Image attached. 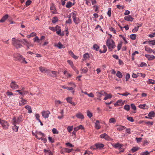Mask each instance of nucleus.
<instances>
[{
  "instance_id": "1",
  "label": "nucleus",
  "mask_w": 155,
  "mask_h": 155,
  "mask_svg": "<svg viewBox=\"0 0 155 155\" xmlns=\"http://www.w3.org/2000/svg\"><path fill=\"white\" fill-rule=\"evenodd\" d=\"M106 45L109 49L112 51L115 47V43L114 41L110 38H108L106 41Z\"/></svg>"
},
{
  "instance_id": "2",
  "label": "nucleus",
  "mask_w": 155,
  "mask_h": 155,
  "mask_svg": "<svg viewBox=\"0 0 155 155\" xmlns=\"http://www.w3.org/2000/svg\"><path fill=\"white\" fill-rule=\"evenodd\" d=\"M21 42V40L16 39L15 38H13L12 39V45L16 48H20L23 47Z\"/></svg>"
},
{
  "instance_id": "3",
  "label": "nucleus",
  "mask_w": 155,
  "mask_h": 155,
  "mask_svg": "<svg viewBox=\"0 0 155 155\" xmlns=\"http://www.w3.org/2000/svg\"><path fill=\"white\" fill-rule=\"evenodd\" d=\"M16 60L22 63H25V64L27 63V62L25 61V58L23 56L19 54H18L16 56H15Z\"/></svg>"
},
{
  "instance_id": "4",
  "label": "nucleus",
  "mask_w": 155,
  "mask_h": 155,
  "mask_svg": "<svg viewBox=\"0 0 155 155\" xmlns=\"http://www.w3.org/2000/svg\"><path fill=\"white\" fill-rule=\"evenodd\" d=\"M72 17L74 22L75 24H78L80 23V19L78 18L77 17V12L74 11L72 13Z\"/></svg>"
},
{
  "instance_id": "5",
  "label": "nucleus",
  "mask_w": 155,
  "mask_h": 155,
  "mask_svg": "<svg viewBox=\"0 0 155 155\" xmlns=\"http://www.w3.org/2000/svg\"><path fill=\"white\" fill-rule=\"evenodd\" d=\"M0 124L2 125L4 129H8L9 125L6 121L4 120H2V121L0 123Z\"/></svg>"
},
{
  "instance_id": "6",
  "label": "nucleus",
  "mask_w": 155,
  "mask_h": 155,
  "mask_svg": "<svg viewBox=\"0 0 155 155\" xmlns=\"http://www.w3.org/2000/svg\"><path fill=\"white\" fill-rule=\"evenodd\" d=\"M42 116L45 118L48 117L49 115L50 114V112L48 110H43L41 112Z\"/></svg>"
},
{
  "instance_id": "7",
  "label": "nucleus",
  "mask_w": 155,
  "mask_h": 155,
  "mask_svg": "<svg viewBox=\"0 0 155 155\" xmlns=\"http://www.w3.org/2000/svg\"><path fill=\"white\" fill-rule=\"evenodd\" d=\"M100 137L102 139H104L105 140H110L111 138L106 133H104L101 134L100 136Z\"/></svg>"
},
{
  "instance_id": "8",
  "label": "nucleus",
  "mask_w": 155,
  "mask_h": 155,
  "mask_svg": "<svg viewBox=\"0 0 155 155\" xmlns=\"http://www.w3.org/2000/svg\"><path fill=\"white\" fill-rule=\"evenodd\" d=\"M96 94H97V99L99 101L101 100V97L102 95H104V94H106V93L104 91H101L100 92H97Z\"/></svg>"
},
{
  "instance_id": "9",
  "label": "nucleus",
  "mask_w": 155,
  "mask_h": 155,
  "mask_svg": "<svg viewBox=\"0 0 155 155\" xmlns=\"http://www.w3.org/2000/svg\"><path fill=\"white\" fill-rule=\"evenodd\" d=\"M10 87L12 89H16L18 88V86L15 81H12L10 84Z\"/></svg>"
},
{
  "instance_id": "10",
  "label": "nucleus",
  "mask_w": 155,
  "mask_h": 155,
  "mask_svg": "<svg viewBox=\"0 0 155 155\" xmlns=\"http://www.w3.org/2000/svg\"><path fill=\"white\" fill-rule=\"evenodd\" d=\"M145 50L149 54H151V53L153 52L154 54H155V51L151 48L148 47V46H146L145 47Z\"/></svg>"
},
{
  "instance_id": "11",
  "label": "nucleus",
  "mask_w": 155,
  "mask_h": 155,
  "mask_svg": "<svg viewBox=\"0 0 155 155\" xmlns=\"http://www.w3.org/2000/svg\"><path fill=\"white\" fill-rule=\"evenodd\" d=\"M76 117L78 119L83 120L84 118V115L80 112H78L75 115Z\"/></svg>"
},
{
  "instance_id": "12",
  "label": "nucleus",
  "mask_w": 155,
  "mask_h": 155,
  "mask_svg": "<svg viewBox=\"0 0 155 155\" xmlns=\"http://www.w3.org/2000/svg\"><path fill=\"white\" fill-rule=\"evenodd\" d=\"M94 146L97 149H101L104 147V145L101 143H97L95 144Z\"/></svg>"
},
{
  "instance_id": "13",
  "label": "nucleus",
  "mask_w": 155,
  "mask_h": 155,
  "mask_svg": "<svg viewBox=\"0 0 155 155\" xmlns=\"http://www.w3.org/2000/svg\"><path fill=\"white\" fill-rule=\"evenodd\" d=\"M145 56L149 60H152L155 58V56L153 55L145 54Z\"/></svg>"
},
{
  "instance_id": "14",
  "label": "nucleus",
  "mask_w": 155,
  "mask_h": 155,
  "mask_svg": "<svg viewBox=\"0 0 155 155\" xmlns=\"http://www.w3.org/2000/svg\"><path fill=\"white\" fill-rule=\"evenodd\" d=\"M12 119L14 121L13 123L15 124H19L21 121V118L20 117H18L17 119L15 117H14Z\"/></svg>"
},
{
  "instance_id": "15",
  "label": "nucleus",
  "mask_w": 155,
  "mask_h": 155,
  "mask_svg": "<svg viewBox=\"0 0 155 155\" xmlns=\"http://www.w3.org/2000/svg\"><path fill=\"white\" fill-rule=\"evenodd\" d=\"M21 100L19 102V105L22 106L26 104L27 100L23 99L22 97L21 98Z\"/></svg>"
},
{
  "instance_id": "16",
  "label": "nucleus",
  "mask_w": 155,
  "mask_h": 155,
  "mask_svg": "<svg viewBox=\"0 0 155 155\" xmlns=\"http://www.w3.org/2000/svg\"><path fill=\"white\" fill-rule=\"evenodd\" d=\"M124 19L128 21H132L133 20V18L130 15H128L125 16L124 17Z\"/></svg>"
},
{
  "instance_id": "17",
  "label": "nucleus",
  "mask_w": 155,
  "mask_h": 155,
  "mask_svg": "<svg viewBox=\"0 0 155 155\" xmlns=\"http://www.w3.org/2000/svg\"><path fill=\"white\" fill-rule=\"evenodd\" d=\"M95 127L97 129H99L101 128V126L100 124V122L98 120H97L95 123Z\"/></svg>"
},
{
  "instance_id": "18",
  "label": "nucleus",
  "mask_w": 155,
  "mask_h": 155,
  "mask_svg": "<svg viewBox=\"0 0 155 155\" xmlns=\"http://www.w3.org/2000/svg\"><path fill=\"white\" fill-rule=\"evenodd\" d=\"M21 42L24 45L26 46H28L29 45V43L27 40L25 39H23L22 40H21Z\"/></svg>"
},
{
  "instance_id": "19",
  "label": "nucleus",
  "mask_w": 155,
  "mask_h": 155,
  "mask_svg": "<svg viewBox=\"0 0 155 155\" xmlns=\"http://www.w3.org/2000/svg\"><path fill=\"white\" fill-rule=\"evenodd\" d=\"M8 15H5L2 17L1 20H0V22H4L8 18Z\"/></svg>"
},
{
  "instance_id": "20",
  "label": "nucleus",
  "mask_w": 155,
  "mask_h": 155,
  "mask_svg": "<svg viewBox=\"0 0 155 155\" xmlns=\"http://www.w3.org/2000/svg\"><path fill=\"white\" fill-rule=\"evenodd\" d=\"M44 151L45 153V154H48V155H53V154L51 151L50 150H46L44 149Z\"/></svg>"
},
{
  "instance_id": "21",
  "label": "nucleus",
  "mask_w": 155,
  "mask_h": 155,
  "mask_svg": "<svg viewBox=\"0 0 155 155\" xmlns=\"http://www.w3.org/2000/svg\"><path fill=\"white\" fill-rule=\"evenodd\" d=\"M123 146V144H120L119 143H117L115 144L114 147L116 148L120 149Z\"/></svg>"
},
{
  "instance_id": "22",
  "label": "nucleus",
  "mask_w": 155,
  "mask_h": 155,
  "mask_svg": "<svg viewBox=\"0 0 155 155\" xmlns=\"http://www.w3.org/2000/svg\"><path fill=\"white\" fill-rule=\"evenodd\" d=\"M104 95H105L106 96L104 98V100H106L108 99H110L112 97V95L110 94H107L106 93V94H104Z\"/></svg>"
},
{
  "instance_id": "23",
  "label": "nucleus",
  "mask_w": 155,
  "mask_h": 155,
  "mask_svg": "<svg viewBox=\"0 0 155 155\" xmlns=\"http://www.w3.org/2000/svg\"><path fill=\"white\" fill-rule=\"evenodd\" d=\"M25 107L28 110V113H32V111L31 110V107L30 106L27 105L25 106Z\"/></svg>"
},
{
  "instance_id": "24",
  "label": "nucleus",
  "mask_w": 155,
  "mask_h": 155,
  "mask_svg": "<svg viewBox=\"0 0 155 155\" xmlns=\"http://www.w3.org/2000/svg\"><path fill=\"white\" fill-rule=\"evenodd\" d=\"M13 124L14 125V126L12 127L13 130L15 132H17L18 129V127L14 123H13Z\"/></svg>"
},
{
  "instance_id": "25",
  "label": "nucleus",
  "mask_w": 155,
  "mask_h": 155,
  "mask_svg": "<svg viewBox=\"0 0 155 155\" xmlns=\"http://www.w3.org/2000/svg\"><path fill=\"white\" fill-rule=\"evenodd\" d=\"M147 83L148 84H155V80H152V79H149V80L147 81Z\"/></svg>"
},
{
  "instance_id": "26",
  "label": "nucleus",
  "mask_w": 155,
  "mask_h": 155,
  "mask_svg": "<svg viewBox=\"0 0 155 155\" xmlns=\"http://www.w3.org/2000/svg\"><path fill=\"white\" fill-rule=\"evenodd\" d=\"M147 66V64L144 62H141L140 64L138 65V67H143L144 66Z\"/></svg>"
},
{
  "instance_id": "27",
  "label": "nucleus",
  "mask_w": 155,
  "mask_h": 155,
  "mask_svg": "<svg viewBox=\"0 0 155 155\" xmlns=\"http://www.w3.org/2000/svg\"><path fill=\"white\" fill-rule=\"evenodd\" d=\"M50 9L52 13L56 14L57 13L55 7L54 6L51 7Z\"/></svg>"
},
{
  "instance_id": "28",
  "label": "nucleus",
  "mask_w": 155,
  "mask_h": 155,
  "mask_svg": "<svg viewBox=\"0 0 155 155\" xmlns=\"http://www.w3.org/2000/svg\"><path fill=\"white\" fill-rule=\"evenodd\" d=\"M148 116L149 117H154L155 116V113L154 111H152L149 113Z\"/></svg>"
},
{
  "instance_id": "29",
  "label": "nucleus",
  "mask_w": 155,
  "mask_h": 155,
  "mask_svg": "<svg viewBox=\"0 0 155 155\" xmlns=\"http://www.w3.org/2000/svg\"><path fill=\"white\" fill-rule=\"evenodd\" d=\"M64 150L65 151V152L67 153H70L73 150V149H69L66 148H64Z\"/></svg>"
},
{
  "instance_id": "30",
  "label": "nucleus",
  "mask_w": 155,
  "mask_h": 155,
  "mask_svg": "<svg viewBox=\"0 0 155 155\" xmlns=\"http://www.w3.org/2000/svg\"><path fill=\"white\" fill-rule=\"evenodd\" d=\"M87 115L89 118H91L93 116V114L89 110H87Z\"/></svg>"
},
{
  "instance_id": "31",
  "label": "nucleus",
  "mask_w": 155,
  "mask_h": 155,
  "mask_svg": "<svg viewBox=\"0 0 155 155\" xmlns=\"http://www.w3.org/2000/svg\"><path fill=\"white\" fill-rule=\"evenodd\" d=\"M141 76L143 78H144L146 76V75L145 74H142L140 73H137V74H136V78L137 77V76Z\"/></svg>"
},
{
  "instance_id": "32",
  "label": "nucleus",
  "mask_w": 155,
  "mask_h": 155,
  "mask_svg": "<svg viewBox=\"0 0 155 155\" xmlns=\"http://www.w3.org/2000/svg\"><path fill=\"white\" fill-rule=\"evenodd\" d=\"M58 21V17L56 16L54 17L52 20V22L54 24Z\"/></svg>"
},
{
  "instance_id": "33",
  "label": "nucleus",
  "mask_w": 155,
  "mask_h": 155,
  "mask_svg": "<svg viewBox=\"0 0 155 155\" xmlns=\"http://www.w3.org/2000/svg\"><path fill=\"white\" fill-rule=\"evenodd\" d=\"M36 138H37V139L38 140H42L43 141L44 143H45L47 142V139L46 138H39L38 137V136L37 135L36 136Z\"/></svg>"
},
{
  "instance_id": "34",
  "label": "nucleus",
  "mask_w": 155,
  "mask_h": 155,
  "mask_svg": "<svg viewBox=\"0 0 155 155\" xmlns=\"http://www.w3.org/2000/svg\"><path fill=\"white\" fill-rule=\"evenodd\" d=\"M139 107L143 109L147 108V106L146 104H140L139 106Z\"/></svg>"
},
{
  "instance_id": "35",
  "label": "nucleus",
  "mask_w": 155,
  "mask_h": 155,
  "mask_svg": "<svg viewBox=\"0 0 155 155\" xmlns=\"http://www.w3.org/2000/svg\"><path fill=\"white\" fill-rule=\"evenodd\" d=\"M72 5V2H68L66 5V7L68 8H69L71 7Z\"/></svg>"
},
{
  "instance_id": "36",
  "label": "nucleus",
  "mask_w": 155,
  "mask_h": 155,
  "mask_svg": "<svg viewBox=\"0 0 155 155\" xmlns=\"http://www.w3.org/2000/svg\"><path fill=\"white\" fill-rule=\"evenodd\" d=\"M116 76L119 78H122L123 76L122 74L119 71H117V73L116 74Z\"/></svg>"
},
{
  "instance_id": "37",
  "label": "nucleus",
  "mask_w": 155,
  "mask_h": 155,
  "mask_svg": "<svg viewBox=\"0 0 155 155\" xmlns=\"http://www.w3.org/2000/svg\"><path fill=\"white\" fill-rule=\"evenodd\" d=\"M103 48H104V50L103 51H101V50H100L99 51L100 53H104L107 51V49L106 46L105 45H103Z\"/></svg>"
},
{
  "instance_id": "38",
  "label": "nucleus",
  "mask_w": 155,
  "mask_h": 155,
  "mask_svg": "<svg viewBox=\"0 0 155 155\" xmlns=\"http://www.w3.org/2000/svg\"><path fill=\"white\" fill-rule=\"evenodd\" d=\"M62 87L64 89H66L69 91H73V88L72 87H65L64 86H62Z\"/></svg>"
},
{
  "instance_id": "39",
  "label": "nucleus",
  "mask_w": 155,
  "mask_h": 155,
  "mask_svg": "<svg viewBox=\"0 0 155 155\" xmlns=\"http://www.w3.org/2000/svg\"><path fill=\"white\" fill-rule=\"evenodd\" d=\"M57 47L59 48H60V49L64 48V47L63 45L61 44V43L60 42H59L58 43L57 45Z\"/></svg>"
},
{
  "instance_id": "40",
  "label": "nucleus",
  "mask_w": 155,
  "mask_h": 155,
  "mask_svg": "<svg viewBox=\"0 0 155 155\" xmlns=\"http://www.w3.org/2000/svg\"><path fill=\"white\" fill-rule=\"evenodd\" d=\"M72 98L71 97H68L66 98L67 102L71 104L72 101Z\"/></svg>"
},
{
  "instance_id": "41",
  "label": "nucleus",
  "mask_w": 155,
  "mask_h": 155,
  "mask_svg": "<svg viewBox=\"0 0 155 155\" xmlns=\"http://www.w3.org/2000/svg\"><path fill=\"white\" fill-rule=\"evenodd\" d=\"M33 40L35 42H36L38 43H39L40 42V39L38 36H35V37L34 38Z\"/></svg>"
},
{
  "instance_id": "42",
  "label": "nucleus",
  "mask_w": 155,
  "mask_h": 155,
  "mask_svg": "<svg viewBox=\"0 0 155 155\" xmlns=\"http://www.w3.org/2000/svg\"><path fill=\"white\" fill-rule=\"evenodd\" d=\"M36 135H35V137H36V136L37 135L38 136V135H40L42 136H44L45 135L44 134L42 133L41 132V131H36Z\"/></svg>"
},
{
  "instance_id": "43",
  "label": "nucleus",
  "mask_w": 155,
  "mask_h": 155,
  "mask_svg": "<svg viewBox=\"0 0 155 155\" xmlns=\"http://www.w3.org/2000/svg\"><path fill=\"white\" fill-rule=\"evenodd\" d=\"M83 58L85 60L89 58V55L88 53H86L83 55Z\"/></svg>"
},
{
  "instance_id": "44",
  "label": "nucleus",
  "mask_w": 155,
  "mask_h": 155,
  "mask_svg": "<svg viewBox=\"0 0 155 155\" xmlns=\"http://www.w3.org/2000/svg\"><path fill=\"white\" fill-rule=\"evenodd\" d=\"M125 128V127L120 125L117 127V130H121L124 129Z\"/></svg>"
},
{
  "instance_id": "45",
  "label": "nucleus",
  "mask_w": 155,
  "mask_h": 155,
  "mask_svg": "<svg viewBox=\"0 0 155 155\" xmlns=\"http://www.w3.org/2000/svg\"><path fill=\"white\" fill-rule=\"evenodd\" d=\"M122 42H120L118 44V45L117 46L118 51H119L121 49V48L122 45Z\"/></svg>"
},
{
  "instance_id": "46",
  "label": "nucleus",
  "mask_w": 155,
  "mask_h": 155,
  "mask_svg": "<svg viewBox=\"0 0 155 155\" xmlns=\"http://www.w3.org/2000/svg\"><path fill=\"white\" fill-rule=\"evenodd\" d=\"M119 37H121L123 39L124 41L125 42V44H126L127 43V41L126 38L125 37H124L123 35H119Z\"/></svg>"
},
{
  "instance_id": "47",
  "label": "nucleus",
  "mask_w": 155,
  "mask_h": 155,
  "mask_svg": "<svg viewBox=\"0 0 155 155\" xmlns=\"http://www.w3.org/2000/svg\"><path fill=\"white\" fill-rule=\"evenodd\" d=\"M150 153V152L148 151L142 152L140 153V155H149Z\"/></svg>"
},
{
  "instance_id": "48",
  "label": "nucleus",
  "mask_w": 155,
  "mask_h": 155,
  "mask_svg": "<svg viewBox=\"0 0 155 155\" xmlns=\"http://www.w3.org/2000/svg\"><path fill=\"white\" fill-rule=\"evenodd\" d=\"M115 119L114 118H111L109 119V122L110 123H115Z\"/></svg>"
},
{
  "instance_id": "49",
  "label": "nucleus",
  "mask_w": 155,
  "mask_h": 155,
  "mask_svg": "<svg viewBox=\"0 0 155 155\" xmlns=\"http://www.w3.org/2000/svg\"><path fill=\"white\" fill-rule=\"evenodd\" d=\"M149 44L151 45H155V40H152L148 41Z\"/></svg>"
},
{
  "instance_id": "50",
  "label": "nucleus",
  "mask_w": 155,
  "mask_h": 155,
  "mask_svg": "<svg viewBox=\"0 0 155 155\" xmlns=\"http://www.w3.org/2000/svg\"><path fill=\"white\" fill-rule=\"evenodd\" d=\"M145 124L148 126H152L153 125V122L148 121L147 122H145Z\"/></svg>"
},
{
  "instance_id": "51",
  "label": "nucleus",
  "mask_w": 155,
  "mask_h": 155,
  "mask_svg": "<svg viewBox=\"0 0 155 155\" xmlns=\"http://www.w3.org/2000/svg\"><path fill=\"white\" fill-rule=\"evenodd\" d=\"M124 109L127 111L129 110L130 109V106L128 105H126L124 106Z\"/></svg>"
},
{
  "instance_id": "52",
  "label": "nucleus",
  "mask_w": 155,
  "mask_h": 155,
  "mask_svg": "<svg viewBox=\"0 0 155 155\" xmlns=\"http://www.w3.org/2000/svg\"><path fill=\"white\" fill-rule=\"evenodd\" d=\"M130 38L133 40H134L136 39V34H132L130 35Z\"/></svg>"
},
{
  "instance_id": "53",
  "label": "nucleus",
  "mask_w": 155,
  "mask_h": 155,
  "mask_svg": "<svg viewBox=\"0 0 155 155\" xmlns=\"http://www.w3.org/2000/svg\"><path fill=\"white\" fill-rule=\"evenodd\" d=\"M93 48L97 51H98L99 48V47L97 45L95 44L93 45Z\"/></svg>"
},
{
  "instance_id": "54",
  "label": "nucleus",
  "mask_w": 155,
  "mask_h": 155,
  "mask_svg": "<svg viewBox=\"0 0 155 155\" xmlns=\"http://www.w3.org/2000/svg\"><path fill=\"white\" fill-rule=\"evenodd\" d=\"M73 126H70L68 127L67 129L69 132H70L73 129Z\"/></svg>"
},
{
  "instance_id": "55",
  "label": "nucleus",
  "mask_w": 155,
  "mask_h": 155,
  "mask_svg": "<svg viewBox=\"0 0 155 155\" xmlns=\"http://www.w3.org/2000/svg\"><path fill=\"white\" fill-rule=\"evenodd\" d=\"M40 71L42 72H43L45 71V68L41 67L39 68Z\"/></svg>"
},
{
  "instance_id": "56",
  "label": "nucleus",
  "mask_w": 155,
  "mask_h": 155,
  "mask_svg": "<svg viewBox=\"0 0 155 155\" xmlns=\"http://www.w3.org/2000/svg\"><path fill=\"white\" fill-rule=\"evenodd\" d=\"M65 145L67 147H74V146L72 144L70 143L69 142H68L66 143H65Z\"/></svg>"
},
{
  "instance_id": "57",
  "label": "nucleus",
  "mask_w": 155,
  "mask_h": 155,
  "mask_svg": "<svg viewBox=\"0 0 155 155\" xmlns=\"http://www.w3.org/2000/svg\"><path fill=\"white\" fill-rule=\"evenodd\" d=\"M35 117L37 119V120L38 121H40V119H39L40 118V115L39 114H36L35 115Z\"/></svg>"
},
{
  "instance_id": "58",
  "label": "nucleus",
  "mask_w": 155,
  "mask_h": 155,
  "mask_svg": "<svg viewBox=\"0 0 155 155\" xmlns=\"http://www.w3.org/2000/svg\"><path fill=\"white\" fill-rule=\"evenodd\" d=\"M52 132L53 134H58V131L57 129L55 128H54L52 129Z\"/></svg>"
},
{
  "instance_id": "59",
  "label": "nucleus",
  "mask_w": 155,
  "mask_h": 155,
  "mask_svg": "<svg viewBox=\"0 0 155 155\" xmlns=\"http://www.w3.org/2000/svg\"><path fill=\"white\" fill-rule=\"evenodd\" d=\"M107 15L109 17H110L111 15V9L110 8H109L107 12Z\"/></svg>"
},
{
  "instance_id": "60",
  "label": "nucleus",
  "mask_w": 155,
  "mask_h": 155,
  "mask_svg": "<svg viewBox=\"0 0 155 155\" xmlns=\"http://www.w3.org/2000/svg\"><path fill=\"white\" fill-rule=\"evenodd\" d=\"M31 3V1L30 0H27L26 2V6H28L30 5Z\"/></svg>"
},
{
  "instance_id": "61",
  "label": "nucleus",
  "mask_w": 155,
  "mask_h": 155,
  "mask_svg": "<svg viewBox=\"0 0 155 155\" xmlns=\"http://www.w3.org/2000/svg\"><path fill=\"white\" fill-rule=\"evenodd\" d=\"M118 94L120 95H122V96H126L130 94L129 93L127 92H125V93H123V94L119 93Z\"/></svg>"
},
{
  "instance_id": "62",
  "label": "nucleus",
  "mask_w": 155,
  "mask_h": 155,
  "mask_svg": "<svg viewBox=\"0 0 155 155\" xmlns=\"http://www.w3.org/2000/svg\"><path fill=\"white\" fill-rule=\"evenodd\" d=\"M127 119L129 121L133 122L134 121V120L133 119L132 117H127Z\"/></svg>"
},
{
  "instance_id": "63",
  "label": "nucleus",
  "mask_w": 155,
  "mask_h": 155,
  "mask_svg": "<svg viewBox=\"0 0 155 155\" xmlns=\"http://www.w3.org/2000/svg\"><path fill=\"white\" fill-rule=\"evenodd\" d=\"M49 28L50 30H52L54 31H57V29L55 28H54L53 27H49Z\"/></svg>"
},
{
  "instance_id": "64",
  "label": "nucleus",
  "mask_w": 155,
  "mask_h": 155,
  "mask_svg": "<svg viewBox=\"0 0 155 155\" xmlns=\"http://www.w3.org/2000/svg\"><path fill=\"white\" fill-rule=\"evenodd\" d=\"M52 73L53 74V75H51L52 77H55L57 76V72L54 71H51Z\"/></svg>"
}]
</instances>
